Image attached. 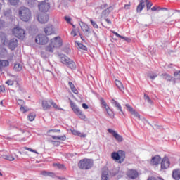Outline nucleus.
I'll return each instance as SVG.
<instances>
[{"mask_svg": "<svg viewBox=\"0 0 180 180\" xmlns=\"http://www.w3.org/2000/svg\"><path fill=\"white\" fill-rule=\"evenodd\" d=\"M63 46V39L60 37H56L51 39L48 46L45 47V51L47 53H53L56 49H58Z\"/></svg>", "mask_w": 180, "mask_h": 180, "instance_id": "nucleus-1", "label": "nucleus"}, {"mask_svg": "<svg viewBox=\"0 0 180 180\" xmlns=\"http://www.w3.org/2000/svg\"><path fill=\"white\" fill-rule=\"evenodd\" d=\"M18 15L22 22H29L32 19V11L27 7H21Z\"/></svg>", "mask_w": 180, "mask_h": 180, "instance_id": "nucleus-2", "label": "nucleus"}, {"mask_svg": "<svg viewBox=\"0 0 180 180\" xmlns=\"http://www.w3.org/2000/svg\"><path fill=\"white\" fill-rule=\"evenodd\" d=\"M94 167V160L91 159H82L78 162V167L80 169L88 170Z\"/></svg>", "mask_w": 180, "mask_h": 180, "instance_id": "nucleus-3", "label": "nucleus"}, {"mask_svg": "<svg viewBox=\"0 0 180 180\" xmlns=\"http://www.w3.org/2000/svg\"><path fill=\"white\" fill-rule=\"evenodd\" d=\"M111 157L114 161H117L119 164H122L126 158V153L123 150H118L117 152H113L111 154Z\"/></svg>", "mask_w": 180, "mask_h": 180, "instance_id": "nucleus-4", "label": "nucleus"}, {"mask_svg": "<svg viewBox=\"0 0 180 180\" xmlns=\"http://www.w3.org/2000/svg\"><path fill=\"white\" fill-rule=\"evenodd\" d=\"M60 59L63 64H65L67 67L71 70H75L77 68L75 62H73L72 60L70 59L68 56L65 55H61Z\"/></svg>", "mask_w": 180, "mask_h": 180, "instance_id": "nucleus-5", "label": "nucleus"}, {"mask_svg": "<svg viewBox=\"0 0 180 180\" xmlns=\"http://www.w3.org/2000/svg\"><path fill=\"white\" fill-rule=\"evenodd\" d=\"M12 33L17 39H20V40H23L26 37V32L20 27H14L12 30Z\"/></svg>", "mask_w": 180, "mask_h": 180, "instance_id": "nucleus-6", "label": "nucleus"}, {"mask_svg": "<svg viewBox=\"0 0 180 180\" xmlns=\"http://www.w3.org/2000/svg\"><path fill=\"white\" fill-rule=\"evenodd\" d=\"M70 107L72 108L74 113H75V115H77V116H78L79 119H82V120H85V119H86V117L85 116V115L82 113V111H81V110L78 108L77 105H75L74 102L72 101L71 99H70Z\"/></svg>", "mask_w": 180, "mask_h": 180, "instance_id": "nucleus-7", "label": "nucleus"}, {"mask_svg": "<svg viewBox=\"0 0 180 180\" xmlns=\"http://www.w3.org/2000/svg\"><path fill=\"white\" fill-rule=\"evenodd\" d=\"M100 102L101 105L103 106L104 109H105L107 112V115H108L109 117H110L111 119H113L115 117V113L113 112L112 109H110L109 105H108V104L106 103V101H105V99H103V98L101 97L100 98Z\"/></svg>", "mask_w": 180, "mask_h": 180, "instance_id": "nucleus-8", "label": "nucleus"}, {"mask_svg": "<svg viewBox=\"0 0 180 180\" xmlns=\"http://www.w3.org/2000/svg\"><path fill=\"white\" fill-rule=\"evenodd\" d=\"M38 8L40 12H43L44 13L49 12V10L50 9V3H49V0L39 2L38 4Z\"/></svg>", "mask_w": 180, "mask_h": 180, "instance_id": "nucleus-9", "label": "nucleus"}, {"mask_svg": "<svg viewBox=\"0 0 180 180\" xmlns=\"http://www.w3.org/2000/svg\"><path fill=\"white\" fill-rule=\"evenodd\" d=\"M35 43L39 45H44L49 43V38L44 34H39L35 38Z\"/></svg>", "mask_w": 180, "mask_h": 180, "instance_id": "nucleus-10", "label": "nucleus"}, {"mask_svg": "<svg viewBox=\"0 0 180 180\" xmlns=\"http://www.w3.org/2000/svg\"><path fill=\"white\" fill-rule=\"evenodd\" d=\"M18 46H19V42L18 41V39L16 38H13L10 39L8 42V47L10 49V50L13 51Z\"/></svg>", "mask_w": 180, "mask_h": 180, "instance_id": "nucleus-11", "label": "nucleus"}, {"mask_svg": "<svg viewBox=\"0 0 180 180\" xmlns=\"http://www.w3.org/2000/svg\"><path fill=\"white\" fill-rule=\"evenodd\" d=\"M108 131L110 134H112L113 137L115 139V140H117L118 141V143H122V141H123V136H120L115 130L108 129Z\"/></svg>", "mask_w": 180, "mask_h": 180, "instance_id": "nucleus-12", "label": "nucleus"}, {"mask_svg": "<svg viewBox=\"0 0 180 180\" xmlns=\"http://www.w3.org/2000/svg\"><path fill=\"white\" fill-rule=\"evenodd\" d=\"M127 176L131 179H136L139 177V172L135 169H129L127 172Z\"/></svg>", "mask_w": 180, "mask_h": 180, "instance_id": "nucleus-13", "label": "nucleus"}, {"mask_svg": "<svg viewBox=\"0 0 180 180\" xmlns=\"http://www.w3.org/2000/svg\"><path fill=\"white\" fill-rule=\"evenodd\" d=\"M170 164L168 157L165 156L161 162V169H167L169 168Z\"/></svg>", "mask_w": 180, "mask_h": 180, "instance_id": "nucleus-14", "label": "nucleus"}, {"mask_svg": "<svg viewBox=\"0 0 180 180\" xmlns=\"http://www.w3.org/2000/svg\"><path fill=\"white\" fill-rule=\"evenodd\" d=\"M125 106L127 108V110L128 112H130L131 115H134L135 117H137L138 119H140V114L136 110L133 109V107L130 105V104H125Z\"/></svg>", "mask_w": 180, "mask_h": 180, "instance_id": "nucleus-15", "label": "nucleus"}, {"mask_svg": "<svg viewBox=\"0 0 180 180\" xmlns=\"http://www.w3.org/2000/svg\"><path fill=\"white\" fill-rule=\"evenodd\" d=\"M37 19L39 23H47L49 22V16L46 14L39 15Z\"/></svg>", "mask_w": 180, "mask_h": 180, "instance_id": "nucleus-16", "label": "nucleus"}, {"mask_svg": "<svg viewBox=\"0 0 180 180\" xmlns=\"http://www.w3.org/2000/svg\"><path fill=\"white\" fill-rule=\"evenodd\" d=\"M45 34L50 36V34H54V27L52 25H49L44 28Z\"/></svg>", "mask_w": 180, "mask_h": 180, "instance_id": "nucleus-17", "label": "nucleus"}, {"mask_svg": "<svg viewBox=\"0 0 180 180\" xmlns=\"http://www.w3.org/2000/svg\"><path fill=\"white\" fill-rule=\"evenodd\" d=\"M101 180H110V176L109 175V170L108 169H103Z\"/></svg>", "mask_w": 180, "mask_h": 180, "instance_id": "nucleus-18", "label": "nucleus"}, {"mask_svg": "<svg viewBox=\"0 0 180 180\" xmlns=\"http://www.w3.org/2000/svg\"><path fill=\"white\" fill-rule=\"evenodd\" d=\"M7 40L8 38H6V34L0 32V46H5V44H6Z\"/></svg>", "mask_w": 180, "mask_h": 180, "instance_id": "nucleus-19", "label": "nucleus"}, {"mask_svg": "<svg viewBox=\"0 0 180 180\" xmlns=\"http://www.w3.org/2000/svg\"><path fill=\"white\" fill-rule=\"evenodd\" d=\"M161 162V157L160 155H155V157L152 158L150 160L151 165H158Z\"/></svg>", "mask_w": 180, "mask_h": 180, "instance_id": "nucleus-20", "label": "nucleus"}, {"mask_svg": "<svg viewBox=\"0 0 180 180\" xmlns=\"http://www.w3.org/2000/svg\"><path fill=\"white\" fill-rule=\"evenodd\" d=\"M42 108L44 109V110H49V109L51 108V100L49 101H42Z\"/></svg>", "mask_w": 180, "mask_h": 180, "instance_id": "nucleus-21", "label": "nucleus"}, {"mask_svg": "<svg viewBox=\"0 0 180 180\" xmlns=\"http://www.w3.org/2000/svg\"><path fill=\"white\" fill-rule=\"evenodd\" d=\"M172 178L175 180L180 179V169H175L173 170Z\"/></svg>", "mask_w": 180, "mask_h": 180, "instance_id": "nucleus-22", "label": "nucleus"}, {"mask_svg": "<svg viewBox=\"0 0 180 180\" xmlns=\"http://www.w3.org/2000/svg\"><path fill=\"white\" fill-rule=\"evenodd\" d=\"M53 167L57 168V169H61L62 171H67V167L64 164L60 163H53Z\"/></svg>", "mask_w": 180, "mask_h": 180, "instance_id": "nucleus-23", "label": "nucleus"}, {"mask_svg": "<svg viewBox=\"0 0 180 180\" xmlns=\"http://www.w3.org/2000/svg\"><path fill=\"white\" fill-rule=\"evenodd\" d=\"M79 26H80L82 30H83V32H85V33H89V27L88 26V25L85 24L84 22L81 21L79 22Z\"/></svg>", "mask_w": 180, "mask_h": 180, "instance_id": "nucleus-24", "label": "nucleus"}, {"mask_svg": "<svg viewBox=\"0 0 180 180\" xmlns=\"http://www.w3.org/2000/svg\"><path fill=\"white\" fill-rule=\"evenodd\" d=\"M115 84L118 89L121 91V92H124V86H123V83H122V82L118 79H115Z\"/></svg>", "mask_w": 180, "mask_h": 180, "instance_id": "nucleus-25", "label": "nucleus"}, {"mask_svg": "<svg viewBox=\"0 0 180 180\" xmlns=\"http://www.w3.org/2000/svg\"><path fill=\"white\" fill-rule=\"evenodd\" d=\"M41 175L43 176H50L51 178H56V173L47 171H42Z\"/></svg>", "mask_w": 180, "mask_h": 180, "instance_id": "nucleus-26", "label": "nucleus"}, {"mask_svg": "<svg viewBox=\"0 0 180 180\" xmlns=\"http://www.w3.org/2000/svg\"><path fill=\"white\" fill-rule=\"evenodd\" d=\"M144 0H141L140 4L137 6L136 11L141 12L143 9L146 7V4H144Z\"/></svg>", "mask_w": 180, "mask_h": 180, "instance_id": "nucleus-27", "label": "nucleus"}, {"mask_svg": "<svg viewBox=\"0 0 180 180\" xmlns=\"http://www.w3.org/2000/svg\"><path fill=\"white\" fill-rule=\"evenodd\" d=\"M161 77L163 78V79H165L166 81L171 82L172 81L173 78L172 76H171L168 73H163L161 75Z\"/></svg>", "mask_w": 180, "mask_h": 180, "instance_id": "nucleus-28", "label": "nucleus"}, {"mask_svg": "<svg viewBox=\"0 0 180 180\" xmlns=\"http://www.w3.org/2000/svg\"><path fill=\"white\" fill-rule=\"evenodd\" d=\"M5 67H9L8 60H0V71H2V68Z\"/></svg>", "mask_w": 180, "mask_h": 180, "instance_id": "nucleus-29", "label": "nucleus"}, {"mask_svg": "<svg viewBox=\"0 0 180 180\" xmlns=\"http://www.w3.org/2000/svg\"><path fill=\"white\" fill-rule=\"evenodd\" d=\"M68 84L73 94H75V95H78V90L77 89V88H75L74 84L71 82H69Z\"/></svg>", "mask_w": 180, "mask_h": 180, "instance_id": "nucleus-30", "label": "nucleus"}, {"mask_svg": "<svg viewBox=\"0 0 180 180\" xmlns=\"http://www.w3.org/2000/svg\"><path fill=\"white\" fill-rule=\"evenodd\" d=\"M72 134H74V136H79V137H83V138L86 137V134H82L75 129L72 130Z\"/></svg>", "mask_w": 180, "mask_h": 180, "instance_id": "nucleus-31", "label": "nucleus"}, {"mask_svg": "<svg viewBox=\"0 0 180 180\" xmlns=\"http://www.w3.org/2000/svg\"><path fill=\"white\" fill-rule=\"evenodd\" d=\"M112 103L115 105V108L118 109V110H120V112L122 113V115H124V112H123V110H122V105L119 103H117L116 101L112 100Z\"/></svg>", "mask_w": 180, "mask_h": 180, "instance_id": "nucleus-32", "label": "nucleus"}, {"mask_svg": "<svg viewBox=\"0 0 180 180\" xmlns=\"http://www.w3.org/2000/svg\"><path fill=\"white\" fill-rule=\"evenodd\" d=\"M22 65L20 63H15L13 67L14 71L19 72V71H22Z\"/></svg>", "mask_w": 180, "mask_h": 180, "instance_id": "nucleus-33", "label": "nucleus"}, {"mask_svg": "<svg viewBox=\"0 0 180 180\" xmlns=\"http://www.w3.org/2000/svg\"><path fill=\"white\" fill-rule=\"evenodd\" d=\"M113 34H115L117 37H119L120 39H122L123 40H125L126 41H129L130 39L127 38V37H124L120 34H119V33L112 31Z\"/></svg>", "mask_w": 180, "mask_h": 180, "instance_id": "nucleus-34", "label": "nucleus"}, {"mask_svg": "<svg viewBox=\"0 0 180 180\" xmlns=\"http://www.w3.org/2000/svg\"><path fill=\"white\" fill-rule=\"evenodd\" d=\"M143 1L144 2V0ZM145 2L146 4L147 11H150V9H151V6H153V3L148 0H145Z\"/></svg>", "mask_w": 180, "mask_h": 180, "instance_id": "nucleus-35", "label": "nucleus"}, {"mask_svg": "<svg viewBox=\"0 0 180 180\" xmlns=\"http://www.w3.org/2000/svg\"><path fill=\"white\" fill-rule=\"evenodd\" d=\"M20 111L22 112V113H26V112H29V110H30V108H27L26 106H21L20 107Z\"/></svg>", "mask_w": 180, "mask_h": 180, "instance_id": "nucleus-36", "label": "nucleus"}, {"mask_svg": "<svg viewBox=\"0 0 180 180\" xmlns=\"http://www.w3.org/2000/svg\"><path fill=\"white\" fill-rule=\"evenodd\" d=\"M35 118H36V114L34 113H30L28 115V120H30V122H33V120H34Z\"/></svg>", "mask_w": 180, "mask_h": 180, "instance_id": "nucleus-37", "label": "nucleus"}, {"mask_svg": "<svg viewBox=\"0 0 180 180\" xmlns=\"http://www.w3.org/2000/svg\"><path fill=\"white\" fill-rule=\"evenodd\" d=\"M4 159L8 160V161H15V158L11 155H6Z\"/></svg>", "mask_w": 180, "mask_h": 180, "instance_id": "nucleus-38", "label": "nucleus"}, {"mask_svg": "<svg viewBox=\"0 0 180 180\" xmlns=\"http://www.w3.org/2000/svg\"><path fill=\"white\" fill-rule=\"evenodd\" d=\"M144 98L146 101L148 102V103H150V105H153V103H154L153 102V100L150 98V96H147L146 94L144 95Z\"/></svg>", "mask_w": 180, "mask_h": 180, "instance_id": "nucleus-39", "label": "nucleus"}, {"mask_svg": "<svg viewBox=\"0 0 180 180\" xmlns=\"http://www.w3.org/2000/svg\"><path fill=\"white\" fill-rule=\"evenodd\" d=\"M91 24L92 25L93 27H94V29H98L99 26H98V24L96 23V22L92 20V19L90 20Z\"/></svg>", "mask_w": 180, "mask_h": 180, "instance_id": "nucleus-40", "label": "nucleus"}, {"mask_svg": "<svg viewBox=\"0 0 180 180\" xmlns=\"http://www.w3.org/2000/svg\"><path fill=\"white\" fill-rule=\"evenodd\" d=\"M24 150H27V151H30L31 153H34L35 154H39L36 150L32 149L30 148L24 147Z\"/></svg>", "mask_w": 180, "mask_h": 180, "instance_id": "nucleus-41", "label": "nucleus"}, {"mask_svg": "<svg viewBox=\"0 0 180 180\" xmlns=\"http://www.w3.org/2000/svg\"><path fill=\"white\" fill-rule=\"evenodd\" d=\"M51 105L54 108V109H60L57 103H54L52 99H51Z\"/></svg>", "mask_w": 180, "mask_h": 180, "instance_id": "nucleus-42", "label": "nucleus"}, {"mask_svg": "<svg viewBox=\"0 0 180 180\" xmlns=\"http://www.w3.org/2000/svg\"><path fill=\"white\" fill-rule=\"evenodd\" d=\"M78 47L81 49V50H86V46L81 43H77Z\"/></svg>", "mask_w": 180, "mask_h": 180, "instance_id": "nucleus-43", "label": "nucleus"}, {"mask_svg": "<svg viewBox=\"0 0 180 180\" xmlns=\"http://www.w3.org/2000/svg\"><path fill=\"white\" fill-rule=\"evenodd\" d=\"M11 5H18L19 4V0H9Z\"/></svg>", "mask_w": 180, "mask_h": 180, "instance_id": "nucleus-44", "label": "nucleus"}, {"mask_svg": "<svg viewBox=\"0 0 180 180\" xmlns=\"http://www.w3.org/2000/svg\"><path fill=\"white\" fill-rule=\"evenodd\" d=\"M5 27V21L0 20V30Z\"/></svg>", "mask_w": 180, "mask_h": 180, "instance_id": "nucleus-45", "label": "nucleus"}, {"mask_svg": "<svg viewBox=\"0 0 180 180\" xmlns=\"http://www.w3.org/2000/svg\"><path fill=\"white\" fill-rule=\"evenodd\" d=\"M58 140H60V141H65V140H67V137L65 136V135L58 136Z\"/></svg>", "mask_w": 180, "mask_h": 180, "instance_id": "nucleus-46", "label": "nucleus"}, {"mask_svg": "<svg viewBox=\"0 0 180 180\" xmlns=\"http://www.w3.org/2000/svg\"><path fill=\"white\" fill-rule=\"evenodd\" d=\"M53 132V133H60V129H49L48 131V133H51Z\"/></svg>", "mask_w": 180, "mask_h": 180, "instance_id": "nucleus-47", "label": "nucleus"}, {"mask_svg": "<svg viewBox=\"0 0 180 180\" xmlns=\"http://www.w3.org/2000/svg\"><path fill=\"white\" fill-rule=\"evenodd\" d=\"M18 104L22 107L23 105H25V101L23 100L19 99L18 100Z\"/></svg>", "mask_w": 180, "mask_h": 180, "instance_id": "nucleus-48", "label": "nucleus"}, {"mask_svg": "<svg viewBox=\"0 0 180 180\" xmlns=\"http://www.w3.org/2000/svg\"><path fill=\"white\" fill-rule=\"evenodd\" d=\"M6 84H7V85L12 86L13 85L14 82L13 80L9 79L6 82Z\"/></svg>", "mask_w": 180, "mask_h": 180, "instance_id": "nucleus-49", "label": "nucleus"}, {"mask_svg": "<svg viewBox=\"0 0 180 180\" xmlns=\"http://www.w3.org/2000/svg\"><path fill=\"white\" fill-rule=\"evenodd\" d=\"M150 79H155V78H157V77H158V75H157V74H153V75H149Z\"/></svg>", "mask_w": 180, "mask_h": 180, "instance_id": "nucleus-50", "label": "nucleus"}, {"mask_svg": "<svg viewBox=\"0 0 180 180\" xmlns=\"http://www.w3.org/2000/svg\"><path fill=\"white\" fill-rule=\"evenodd\" d=\"M65 20L67 22V23H71V18L68 16L65 17Z\"/></svg>", "mask_w": 180, "mask_h": 180, "instance_id": "nucleus-51", "label": "nucleus"}, {"mask_svg": "<svg viewBox=\"0 0 180 180\" xmlns=\"http://www.w3.org/2000/svg\"><path fill=\"white\" fill-rule=\"evenodd\" d=\"M71 34L72 36H73V37H75V36H77V31H75V30H72L71 32Z\"/></svg>", "mask_w": 180, "mask_h": 180, "instance_id": "nucleus-52", "label": "nucleus"}, {"mask_svg": "<svg viewBox=\"0 0 180 180\" xmlns=\"http://www.w3.org/2000/svg\"><path fill=\"white\" fill-rule=\"evenodd\" d=\"M131 4L130 2L129 3V4H125L124 5V9H130V6H131Z\"/></svg>", "mask_w": 180, "mask_h": 180, "instance_id": "nucleus-53", "label": "nucleus"}, {"mask_svg": "<svg viewBox=\"0 0 180 180\" xmlns=\"http://www.w3.org/2000/svg\"><path fill=\"white\" fill-rule=\"evenodd\" d=\"M158 6H153L152 8H151V11H153V12H155V11H157L158 9Z\"/></svg>", "mask_w": 180, "mask_h": 180, "instance_id": "nucleus-54", "label": "nucleus"}, {"mask_svg": "<svg viewBox=\"0 0 180 180\" xmlns=\"http://www.w3.org/2000/svg\"><path fill=\"white\" fill-rule=\"evenodd\" d=\"M82 106L83 109H88L89 108L86 103H83Z\"/></svg>", "mask_w": 180, "mask_h": 180, "instance_id": "nucleus-55", "label": "nucleus"}, {"mask_svg": "<svg viewBox=\"0 0 180 180\" xmlns=\"http://www.w3.org/2000/svg\"><path fill=\"white\" fill-rule=\"evenodd\" d=\"M174 77H180V71L174 73Z\"/></svg>", "mask_w": 180, "mask_h": 180, "instance_id": "nucleus-56", "label": "nucleus"}, {"mask_svg": "<svg viewBox=\"0 0 180 180\" xmlns=\"http://www.w3.org/2000/svg\"><path fill=\"white\" fill-rule=\"evenodd\" d=\"M0 92H5V86H0Z\"/></svg>", "mask_w": 180, "mask_h": 180, "instance_id": "nucleus-57", "label": "nucleus"}, {"mask_svg": "<svg viewBox=\"0 0 180 180\" xmlns=\"http://www.w3.org/2000/svg\"><path fill=\"white\" fill-rule=\"evenodd\" d=\"M105 21L107 22V23H108V25H112V21L109 19H105Z\"/></svg>", "mask_w": 180, "mask_h": 180, "instance_id": "nucleus-58", "label": "nucleus"}, {"mask_svg": "<svg viewBox=\"0 0 180 180\" xmlns=\"http://www.w3.org/2000/svg\"><path fill=\"white\" fill-rule=\"evenodd\" d=\"M53 140H58V136H52Z\"/></svg>", "mask_w": 180, "mask_h": 180, "instance_id": "nucleus-59", "label": "nucleus"}, {"mask_svg": "<svg viewBox=\"0 0 180 180\" xmlns=\"http://www.w3.org/2000/svg\"><path fill=\"white\" fill-rule=\"evenodd\" d=\"M161 10H162V11H167V8H162Z\"/></svg>", "mask_w": 180, "mask_h": 180, "instance_id": "nucleus-60", "label": "nucleus"}, {"mask_svg": "<svg viewBox=\"0 0 180 180\" xmlns=\"http://www.w3.org/2000/svg\"><path fill=\"white\" fill-rule=\"evenodd\" d=\"M1 9H2V4L0 3V12H1Z\"/></svg>", "mask_w": 180, "mask_h": 180, "instance_id": "nucleus-61", "label": "nucleus"}, {"mask_svg": "<svg viewBox=\"0 0 180 180\" xmlns=\"http://www.w3.org/2000/svg\"><path fill=\"white\" fill-rule=\"evenodd\" d=\"M32 2L33 4H34V3L36 2V1H35V0H32Z\"/></svg>", "mask_w": 180, "mask_h": 180, "instance_id": "nucleus-62", "label": "nucleus"}, {"mask_svg": "<svg viewBox=\"0 0 180 180\" xmlns=\"http://www.w3.org/2000/svg\"><path fill=\"white\" fill-rule=\"evenodd\" d=\"M3 176V174H2V173L0 172V176Z\"/></svg>", "mask_w": 180, "mask_h": 180, "instance_id": "nucleus-63", "label": "nucleus"}, {"mask_svg": "<svg viewBox=\"0 0 180 180\" xmlns=\"http://www.w3.org/2000/svg\"><path fill=\"white\" fill-rule=\"evenodd\" d=\"M41 56H43V55L44 54V52H41Z\"/></svg>", "mask_w": 180, "mask_h": 180, "instance_id": "nucleus-64", "label": "nucleus"}]
</instances>
